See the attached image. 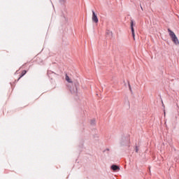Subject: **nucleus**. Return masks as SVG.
I'll return each instance as SVG.
<instances>
[{
  "instance_id": "f257e3e1",
  "label": "nucleus",
  "mask_w": 179,
  "mask_h": 179,
  "mask_svg": "<svg viewBox=\"0 0 179 179\" xmlns=\"http://www.w3.org/2000/svg\"><path fill=\"white\" fill-rule=\"evenodd\" d=\"M168 31L174 44H176V45L179 44L178 38H177V36H176V34H174V32H173V31H171L170 29H168Z\"/></svg>"
},
{
  "instance_id": "f03ea898",
  "label": "nucleus",
  "mask_w": 179,
  "mask_h": 179,
  "mask_svg": "<svg viewBox=\"0 0 179 179\" xmlns=\"http://www.w3.org/2000/svg\"><path fill=\"white\" fill-rule=\"evenodd\" d=\"M131 34L133 36V39L135 41V29H134V21H131Z\"/></svg>"
},
{
  "instance_id": "7ed1b4c3",
  "label": "nucleus",
  "mask_w": 179,
  "mask_h": 179,
  "mask_svg": "<svg viewBox=\"0 0 179 179\" xmlns=\"http://www.w3.org/2000/svg\"><path fill=\"white\" fill-rule=\"evenodd\" d=\"M92 21H94V23H99V18H97V15L94 11H92Z\"/></svg>"
},
{
  "instance_id": "20e7f679",
  "label": "nucleus",
  "mask_w": 179,
  "mask_h": 179,
  "mask_svg": "<svg viewBox=\"0 0 179 179\" xmlns=\"http://www.w3.org/2000/svg\"><path fill=\"white\" fill-rule=\"evenodd\" d=\"M111 169L112 170H113V171H117V170H120V167L117 165H112Z\"/></svg>"
},
{
  "instance_id": "39448f33",
  "label": "nucleus",
  "mask_w": 179,
  "mask_h": 179,
  "mask_svg": "<svg viewBox=\"0 0 179 179\" xmlns=\"http://www.w3.org/2000/svg\"><path fill=\"white\" fill-rule=\"evenodd\" d=\"M25 73H27V71L26 70H23L21 73V75L20 76L19 78H18V80H20V78H23V76L25 74Z\"/></svg>"
},
{
  "instance_id": "423d86ee",
  "label": "nucleus",
  "mask_w": 179,
  "mask_h": 179,
  "mask_svg": "<svg viewBox=\"0 0 179 179\" xmlns=\"http://www.w3.org/2000/svg\"><path fill=\"white\" fill-rule=\"evenodd\" d=\"M66 80L69 83H72V80H71V78H69V76H68V74H66Z\"/></svg>"
},
{
  "instance_id": "0eeeda50",
  "label": "nucleus",
  "mask_w": 179,
  "mask_h": 179,
  "mask_svg": "<svg viewBox=\"0 0 179 179\" xmlns=\"http://www.w3.org/2000/svg\"><path fill=\"white\" fill-rule=\"evenodd\" d=\"M135 150H136V153H138V152H139V149L138 148V146H136Z\"/></svg>"
},
{
  "instance_id": "6e6552de",
  "label": "nucleus",
  "mask_w": 179,
  "mask_h": 179,
  "mask_svg": "<svg viewBox=\"0 0 179 179\" xmlns=\"http://www.w3.org/2000/svg\"><path fill=\"white\" fill-rule=\"evenodd\" d=\"M129 89H131V85H129Z\"/></svg>"
},
{
  "instance_id": "1a4fd4ad",
  "label": "nucleus",
  "mask_w": 179,
  "mask_h": 179,
  "mask_svg": "<svg viewBox=\"0 0 179 179\" xmlns=\"http://www.w3.org/2000/svg\"><path fill=\"white\" fill-rule=\"evenodd\" d=\"M62 1H65V0H62Z\"/></svg>"
}]
</instances>
